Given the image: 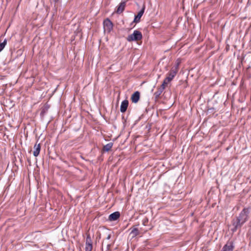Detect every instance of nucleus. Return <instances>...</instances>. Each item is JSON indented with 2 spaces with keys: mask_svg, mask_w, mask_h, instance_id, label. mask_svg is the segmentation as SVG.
<instances>
[{
  "mask_svg": "<svg viewBox=\"0 0 251 251\" xmlns=\"http://www.w3.org/2000/svg\"><path fill=\"white\" fill-rule=\"evenodd\" d=\"M250 212L249 208H245L240 212L239 216L236 217V218L239 220L241 223L244 224L247 221Z\"/></svg>",
  "mask_w": 251,
  "mask_h": 251,
  "instance_id": "nucleus-1",
  "label": "nucleus"
},
{
  "mask_svg": "<svg viewBox=\"0 0 251 251\" xmlns=\"http://www.w3.org/2000/svg\"><path fill=\"white\" fill-rule=\"evenodd\" d=\"M142 39V34L138 30H134L132 34L128 35L127 37V40L128 42L137 41Z\"/></svg>",
  "mask_w": 251,
  "mask_h": 251,
  "instance_id": "nucleus-2",
  "label": "nucleus"
},
{
  "mask_svg": "<svg viewBox=\"0 0 251 251\" xmlns=\"http://www.w3.org/2000/svg\"><path fill=\"white\" fill-rule=\"evenodd\" d=\"M103 25L105 32L110 33L113 29V23L108 18H107L103 21Z\"/></svg>",
  "mask_w": 251,
  "mask_h": 251,
  "instance_id": "nucleus-3",
  "label": "nucleus"
},
{
  "mask_svg": "<svg viewBox=\"0 0 251 251\" xmlns=\"http://www.w3.org/2000/svg\"><path fill=\"white\" fill-rule=\"evenodd\" d=\"M128 0H122L121 2L116 7L114 12L111 14L112 16L114 12L118 14H121L125 10L126 2Z\"/></svg>",
  "mask_w": 251,
  "mask_h": 251,
  "instance_id": "nucleus-4",
  "label": "nucleus"
},
{
  "mask_svg": "<svg viewBox=\"0 0 251 251\" xmlns=\"http://www.w3.org/2000/svg\"><path fill=\"white\" fill-rule=\"evenodd\" d=\"M93 249L92 241L90 235H87L85 242V251H92Z\"/></svg>",
  "mask_w": 251,
  "mask_h": 251,
  "instance_id": "nucleus-5",
  "label": "nucleus"
},
{
  "mask_svg": "<svg viewBox=\"0 0 251 251\" xmlns=\"http://www.w3.org/2000/svg\"><path fill=\"white\" fill-rule=\"evenodd\" d=\"M232 226L233 228L231 229L233 232H235L238 228H240L244 224L241 223L240 221L237 218L234 219L232 220Z\"/></svg>",
  "mask_w": 251,
  "mask_h": 251,
  "instance_id": "nucleus-6",
  "label": "nucleus"
},
{
  "mask_svg": "<svg viewBox=\"0 0 251 251\" xmlns=\"http://www.w3.org/2000/svg\"><path fill=\"white\" fill-rule=\"evenodd\" d=\"M177 72H176V69L172 68L171 71L168 73V76L165 79L166 81L170 82L174 77L176 76Z\"/></svg>",
  "mask_w": 251,
  "mask_h": 251,
  "instance_id": "nucleus-7",
  "label": "nucleus"
},
{
  "mask_svg": "<svg viewBox=\"0 0 251 251\" xmlns=\"http://www.w3.org/2000/svg\"><path fill=\"white\" fill-rule=\"evenodd\" d=\"M234 247L232 242H228L223 247L221 251H233Z\"/></svg>",
  "mask_w": 251,
  "mask_h": 251,
  "instance_id": "nucleus-8",
  "label": "nucleus"
},
{
  "mask_svg": "<svg viewBox=\"0 0 251 251\" xmlns=\"http://www.w3.org/2000/svg\"><path fill=\"white\" fill-rule=\"evenodd\" d=\"M120 216V212L118 211H116L109 215L108 220L110 221H116L119 218Z\"/></svg>",
  "mask_w": 251,
  "mask_h": 251,
  "instance_id": "nucleus-9",
  "label": "nucleus"
},
{
  "mask_svg": "<svg viewBox=\"0 0 251 251\" xmlns=\"http://www.w3.org/2000/svg\"><path fill=\"white\" fill-rule=\"evenodd\" d=\"M128 105V101L126 100H123L120 106V111L122 113L125 112L127 108Z\"/></svg>",
  "mask_w": 251,
  "mask_h": 251,
  "instance_id": "nucleus-10",
  "label": "nucleus"
},
{
  "mask_svg": "<svg viewBox=\"0 0 251 251\" xmlns=\"http://www.w3.org/2000/svg\"><path fill=\"white\" fill-rule=\"evenodd\" d=\"M140 99V93L138 91H136L131 96V100L132 102L137 103Z\"/></svg>",
  "mask_w": 251,
  "mask_h": 251,
  "instance_id": "nucleus-11",
  "label": "nucleus"
},
{
  "mask_svg": "<svg viewBox=\"0 0 251 251\" xmlns=\"http://www.w3.org/2000/svg\"><path fill=\"white\" fill-rule=\"evenodd\" d=\"M34 151H33V155L35 157H37L39 154L40 150H41V146L40 144H35L34 146Z\"/></svg>",
  "mask_w": 251,
  "mask_h": 251,
  "instance_id": "nucleus-12",
  "label": "nucleus"
},
{
  "mask_svg": "<svg viewBox=\"0 0 251 251\" xmlns=\"http://www.w3.org/2000/svg\"><path fill=\"white\" fill-rule=\"evenodd\" d=\"M163 91V87H159L157 90L154 93V96L155 98V99H158L162 92Z\"/></svg>",
  "mask_w": 251,
  "mask_h": 251,
  "instance_id": "nucleus-13",
  "label": "nucleus"
},
{
  "mask_svg": "<svg viewBox=\"0 0 251 251\" xmlns=\"http://www.w3.org/2000/svg\"><path fill=\"white\" fill-rule=\"evenodd\" d=\"M145 10V6L144 5L142 8L138 11L137 14L134 13L130 12L131 13L130 16H143Z\"/></svg>",
  "mask_w": 251,
  "mask_h": 251,
  "instance_id": "nucleus-14",
  "label": "nucleus"
},
{
  "mask_svg": "<svg viewBox=\"0 0 251 251\" xmlns=\"http://www.w3.org/2000/svg\"><path fill=\"white\" fill-rule=\"evenodd\" d=\"M113 144L111 142L107 144L103 147V151H108L110 150L113 146Z\"/></svg>",
  "mask_w": 251,
  "mask_h": 251,
  "instance_id": "nucleus-15",
  "label": "nucleus"
},
{
  "mask_svg": "<svg viewBox=\"0 0 251 251\" xmlns=\"http://www.w3.org/2000/svg\"><path fill=\"white\" fill-rule=\"evenodd\" d=\"M7 41L5 39L3 42L0 43V52L4 49L6 45Z\"/></svg>",
  "mask_w": 251,
  "mask_h": 251,
  "instance_id": "nucleus-16",
  "label": "nucleus"
},
{
  "mask_svg": "<svg viewBox=\"0 0 251 251\" xmlns=\"http://www.w3.org/2000/svg\"><path fill=\"white\" fill-rule=\"evenodd\" d=\"M141 17H134L133 22L137 23L140 22Z\"/></svg>",
  "mask_w": 251,
  "mask_h": 251,
  "instance_id": "nucleus-17",
  "label": "nucleus"
},
{
  "mask_svg": "<svg viewBox=\"0 0 251 251\" xmlns=\"http://www.w3.org/2000/svg\"><path fill=\"white\" fill-rule=\"evenodd\" d=\"M131 233H134L135 235H137V234L138 233V229L137 228H135L131 231Z\"/></svg>",
  "mask_w": 251,
  "mask_h": 251,
  "instance_id": "nucleus-18",
  "label": "nucleus"
},
{
  "mask_svg": "<svg viewBox=\"0 0 251 251\" xmlns=\"http://www.w3.org/2000/svg\"><path fill=\"white\" fill-rule=\"evenodd\" d=\"M168 83H169V82L166 81V80L164 79L163 83L162 84V85H161V86L160 87H163V90H164L165 89V85L167 84Z\"/></svg>",
  "mask_w": 251,
  "mask_h": 251,
  "instance_id": "nucleus-19",
  "label": "nucleus"
},
{
  "mask_svg": "<svg viewBox=\"0 0 251 251\" xmlns=\"http://www.w3.org/2000/svg\"><path fill=\"white\" fill-rule=\"evenodd\" d=\"M179 65V62H177L176 64V65L175 66L173 67L172 68L176 69V72H177Z\"/></svg>",
  "mask_w": 251,
  "mask_h": 251,
  "instance_id": "nucleus-20",
  "label": "nucleus"
},
{
  "mask_svg": "<svg viewBox=\"0 0 251 251\" xmlns=\"http://www.w3.org/2000/svg\"><path fill=\"white\" fill-rule=\"evenodd\" d=\"M148 219L147 218H145L143 220V224L144 226H146V223H148Z\"/></svg>",
  "mask_w": 251,
  "mask_h": 251,
  "instance_id": "nucleus-21",
  "label": "nucleus"
},
{
  "mask_svg": "<svg viewBox=\"0 0 251 251\" xmlns=\"http://www.w3.org/2000/svg\"><path fill=\"white\" fill-rule=\"evenodd\" d=\"M111 238V235L110 234H109L107 237H106V239L107 240H109Z\"/></svg>",
  "mask_w": 251,
  "mask_h": 251,
  "instance_id": "nucleus-22",
  "label": "nucleus"
},
{
  "mask_svg": "<svg viewBox=\"0 0 251 251\" xmlns=\"http://www.w3.org/2000/svg\"><path fill=\"white\" fill-rule=\"evenodd\" d=\"M55 2H58L59 0H53Z\"/></svg>",
  "mask_w": 251,
  "mask_h": 251,
  "instance_id": "nucleus-23",
  "label": "nucleus"
},
{
  "mask_svg": "<svg viewBox=\"0 0 251 251\" xmlns=\"http://www.w3.org/2000/svg\"><path fill=\"white\" fill-rule=\"evenodd\" d=\"M230 16H234V15L233 14H232Z\"/></svg>",
  "mask_w": 251,
  "mask_h": 251,
  "instance_id": "nucleus-24",
  "label": "nucleus"
}]
</instances>
